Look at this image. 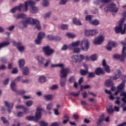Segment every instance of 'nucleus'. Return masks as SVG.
I'll use <instances>...</instances> for the list:
<instances>
[{
  "mask_svg": "<svg viewBox=\"0 0 126 126\" xmlns=\"http://www.w3.org/2000/svg\"><path fill=\"white\" fill-rule=\"evenodd\" d=\"M29 24L35 25V27L37 30H41V24L39 20L32 18H28L25 21H22L19 23V27L20 28H24V27H27V25Z\"/></svg>",
  "mask_w": 126,
  "mask_h": 126,
  "instance_id": "nucleus-1",
  "label": "nucleus"
},
{
  "mask_svg": "<svg viewBox=\"0 0 126 126\" xmlns=\"http://www.w3.org/2000/svg\"><path fill=\"white\" fill-rule=\"evenodd\" d=\"M68 73H70V70L67 68H63L60 70V86L61 87L65 86V82H66Z\"/></svg>",
  "mask_w": 126,
  "mask_h": 126,
  "instance_id": "nucleus-2",
  "label": "nucleus"
},
{
  "mask_svg": "<svg viewBox=\"0 0 126 126\" xmlns=\"http://www.w3.org/2000/svg\"><path fill=\"white\" fill-rule=\"evenodd\" d=\"M36 4L34 1H28L25 2V10L27 11L28 10V7L30 6V11L31 13H37L38 12V8L34 6Z\"/></svg>",
  "mask_w": 126,
  "mask_h": 126,
  "instance_id": "nucleus-3",
  "label": "nucleus"
},
{
  "mask_svg": "<svg viewBox=\"0 0 126 126\" xmlns=\"http://www.w3.org/2000/svg\"><path fill=\"white\" fill-rule=\"evenodd\" d=\"M35 59L36 61H37V63H38L39 65L42 66L43 65L44 67H48L49 66V64L51 63V60H46V63H45V61H46V59L45 58L40 56H37L35 57Z\"/></svg>",
  "mask_w": 126,
  "mask_h": 126,
  "instance_id": "nucleus-4",
  "label": "nucleus"
},
{
  "mask_svg": "<svg viewBox=\"0 0 126 126\" xmlns=\"http://www.w3.org/2000/svg\"><path fill=\"white\" fill-rule=\"evenodd\" d=\"M105 12H109V11H111L112 12H118L119 9L116 7V4L113 3H110L108 4L107 7H105L104 9Z\"/></svg>",
  "mask_w": 126,
  "mask_h": 126,
  "instance_id": "nucleus-5",
  "label": "nucleus"
},
{
  "mask_svg": "<svg viewBox=\"0 0 126 126\" xmlns=\"http://www.w3.org/2000/svg\"><path fill=\"white\" fill-rule=\"evenodd\" d=\"M43 52L45 57H51L55 53V50L52 49L50 46H47L42 48Z\"/></svg>",
  "mask_w": 126,
  "mask_h": 126,
  "instance_id": "nucleus-6",
  "label": "nucleus"
},
{
  "mask_svg": "<svg viewBox=\"0 0 126 126\" xmlns=\"http://www.w3.org/2000/svg\"><path fill=\"white\" fill-rule=\"evenodd\" d=\"M123 23L122 22L119 21V25L118 26L116 27L115 29V32L117 34H119V33H121V34H124L126 33V28L125 27L123 28Z\"/></svg>",
  "mask_w": 126,
  "mask_h": 126,
  "instance_id": "nucleus-7",
  "label": "nucleus"
},
{
  "mask_svg": "<svg viewBox=\"0 0 126 126\" xmlns=\"http://www.w3.org/2000/svg\"><path fill=\"white\" fill-rule=\"evenodd\" d=\"M71 59L73 63H79L84 60V56L82 55H73L71 56Z\"/></svg>",
  "mask_w": 126,
  "mask_h": 126,
  "instance_id": "nucleus-8",
  "label": "nucleus"
},
{
  "mask_svg": "<svg viewBox=\"0 0 126 126\" xmlns=\"http://www.w3.org/2000/svg\"><path fill=\"white\" fill-rule=\"evenodd\" d=\"M81 49L82 51L87 52L88 49H89V41L88 39H84L81 43Z\"/></svg>",
  "mask_w": 126,
  "mask_h": 126,
  "instance_id": "nucleus-9",
  "label": "nucleus"
},
{
  "mask_svg": "<svg viewBox=\"0 0 126 126\" xmlns=\"http://www.w3.org/2000/svg\"><path fill=\"white\" fill-rule=\"evenodd\" d=\"M105 40V36L103 35H99L94 39V45H101L103 43Z\"/></svg>",
  "mask_w": 126,
  "mask_h": 126,
  "instance_id": "nucleus-10",
  "label": "nucleus"
},
{
  "mask_svg": "<svg viewBox=\"0 0 126 126\" xmlns=\"http://www.w3.org/2000/svg\"><path fill=\"white\" fill-rule=\"evenodd\" d=\"M99 33V32L96 29H93L91 30H86L85 32V35L86 36H95Z\"/></svg>",
  "mask_w": 126,
  "mask_h": 126,
  "instance_id": "nucleus-11",
  "label": "nucleus"
},
{
  "mask_svg": "<svg viewBox=\"0 0 126 126\" xmlns=\"http://www.w3.org/2000/svg\"><path fill=\"white\" fill-rule=\"evenodd\" d=\"M122 79L123 80L122 83L117 86V90H119V91L120 92L125 89V87L126 86V76H123Z\"/></svg>",
  "mask_w": 126,
  "mask_h": 126,
  "instance_id": "nucleus-12",
  "label": "nucleus"
},
{
  "mask_svg": "<svg viewBox=\"0 0 126 126\" xmlns=\"http://www.w3.org/2000/svg\"><path fill=\"white\" fill-rule=\"evenodd\" d=\"M14 44L17 47L19 52H23L25 50V47L22 45V43L14 42Z\"/></svg>",
  "mask_w": 126,
  "mask_h": 126,
  "instance_id": "nucleus-13",
  "label": "nucleus"
},
{
  "mask_svg": "<svg viewBox=\"0 0 126 126\" xmlns=\"http://www.w3.org/2000/svg\"><path fill=\"white\" fill-rule=\"evenodd\" d=\"M121 70L119 69L116 70L115 72V76L111 77L110 79L111 80H117V79H119L121 77Z\"/></svg>",
  "mask_w": 126,
  "mask_h": 126,
  "instance_id": "nucleus-14",
  "label": "nucleus"
},
{
  "mask_svg": "<svg viewBox=\"0 0 126 126\" xmlns=\"http://www.w3.org/2000/svg\"><path fill=\"white\" fill-rule=\"evenodd\" d=\"M102 66H103L105 71L107 73H111V69L110 68V67L109 65L107 64V63H106V60H103L102 61Z\"/></svg>",
  "mask_w": 126,
  "mask_h": 126,
  "instance_id": "nucleus-15",
  "label": "nucleus"
},
{
  "mask_svg": "<svg viewBox=\"0 0 126 126\" xmlns=\"http://www.w3.org/2000/svg\"><path fill=\"white\" fill-rule=\"evenodd\" d=\"M4 104L5 107L7 108V111L9 114L11 113V110H12V108H13V103H10L8 102L7 101L4 102Z\"/></svg>",
  "mask_w": 126,
  "mask_h": 126,
  "instance_id": "nucleus-16",
  "label": "nucleus"
},
{
  "mask_svg": "<svg viewBox=\"0 0 126 126\" xmlns=\"http://www.w3.org/2000/svg\"><path fill=\"white\" fill-rule=\"evenodd\" d=\"M112 0H96L94 1V3L95 5H100L101 3H108Z\"/></svg>",
  "mask_w": 126,
  "mask_h": 126,
  "instance_id": "nucleus-17",
  "label": "nucleus"
},
{
  "mask_svg": "<svg viewBox=\"0 0 126 126\" xmlns=\"http://www.w3.org/2000/svg\"><path fill=\"white\" fill-rule=\"evenodd\" d=\"M22 7H23V4H21L18 6H16L11 9L10 12L11 13H14L16 12V10H19V11H21V9H22Z\"/></svg>",
  "mask_w": 126,
  "mask_h": 126,
  "instance_id": "nucleus-18",
  "label": "nucleus"
},
{
  "mask_svg": "<svg viewBox=\"0 0 126 126\" xmlns=\"http://www.w3.org/2000/svg\"><path fill=\"white\" fill-rule=\"evenodd\" d=\"M36 110L37 111L35 113V116L36 118L40 120V119H41V115L42 114L41 112L43 111V109L42 108V107H41V106H38L37 107Z\"/></svg>",
  "mask_w": 126,
  "mask_h": 126,
  "instance_id": "nucleus-19",
  "label": "nucleus"
},
{
  "mask_svg": "<svg viewBox=\"0 0 126 126\" xmlns=\"http://www.w3.org/2000/svg\"><path fill=\"white\" fill-rule=\"evenodd\" d=\"M22 70V72L23 75H29V73L30 72L29 71V68L27 66L23 67L22 68H20Z\"/></svg>",
  "mask_w": 126,
  "mask_h": 126,
  "instance_id": "nucleus-20",
  "label": "nucleus"
},
{
  "mask_svg": "<svg viewBox=\"0 0 126 126\" xmlns=\"http://www.w3.org/2000/svg\"><path fill=\"white\" fill-rule=\"evenodd\" d=\"M95 73L96 74V75H101V74H105V72L104 71V70H103V68L101 67L97 68L95 70Z\"/></svg>",
  "mask_w": 126,
  "mask_h": 126,
  "instance_id": "nucleus-21",
  "label": "nucleus"
},
{
  "mask_svg": "<svg viewBox=\"0 0 126 126\" xmlns=\"http://www.w3.org/2000/svg\"><path fill=\"white\" fill-rule=\"evenodd\" d=\"M104 117L105 116L104 115V114H102L99 116V119L97 122V126H102V123H103V121L105 120Z\"/></svg>",
  "mask_w": 126,
  "mask_h": 126,
  "instance_id": "nucleus-22",
  "label": "nucleus"
},
{
  "mask_svg": "<svg viewBox=\"0 0 126 126\" xmlns=\"http://www.w3.org/2000/svg\"><path fill=\"white\" fill-rule=\"evenodd\" d=\"M79 44H80V42H79V41H76L75 42H73L69 46V48H70V49H74L75 47H77L78 46H79Z\"/></svg>",
  "mask_w": 126,
  "mask_h": 126,
  "instance_id": "nucleus-23",
  "label": "nucleus"
},
{
  "mask_svg": "<svg viewBox=\"0 0 126 126\" xmlns=\"http://www.w3.org/2000/svg\"><path fill=\"white\" fill-rule=\"evenodd\" d=\"M120 96H123L124 97L122 98V101L124 103V104H126V92L125 91H123L121 92Z\"/></svg>",
  "mask_w": 126,
  "mask_h": 126,
  "instance_id": "nucleus-24",
  "label": "nucleus"
},
{
  "mask_svg": "<svg viewBox=\"0 0 126 126\" xmlns=\"http://www.w3.org/2000/svg\"><path fill=\"white\" fill-rule=\"evenodd\" d=\"M26 119L27 120V121H34V122H38V120H40L36 116L35 117H34V116L27 117Z\"/></svg>",
  "mask_w": 126,
  "mask_h": 126,
  "instance_id": "nucleus-25",
  "label": "nucleus"
},
{
  "mask_svg": "<svg viewBox=\"0 0 126 126\" xmlns=\"http://www.w3.org/2000/svg\"><path fill=\"white\" fill-rule=\"evenodd\" d=\"M10 87L12 91L14 92H17V90H16V84L14 81H12L10 85Z\"/></svg>",
  "mask_w": 126,
  "mask_h": 126,
  "instance_id": "nucleus-26",
  "label": "nucleus"
},
{
  "mask_svg": "<svg viewBox=\"0 0 126 126\" xmlns=\"http://www.w3.org/2000/svg\"><path fill=\"white\" fill-rule=\"evenodd\" d=\"M44 98L45 100L48 101H52L54 99V95L53 94H48L44 96Z\"/></svg>",
  "mask_w": 126,
  "mask_h": 126,
  "instance_id": "nucleus-27",
  "label": "nucleus"
},
{
  "mask_svg": "<svg viewBox=\"0 0 126 126\" xmlns=\"http://www.w3.org/2000/svg\"><path fill=\"white\" fill-rule=\"evenodd\" d=\"M105 85L107 86V87H110L111 86H113L114 85V83L111 80H107L105 82Z\"/></svg>",
  "mask_w": 126,
  "mask_h": 126,
  "instance_id": "nucleus-28",
  "label": "nucleus"
},
{
  "mask_svg": "<svg viewBox=\"0 0 126 126\" xmlns=\"http://www.w3.org/2000/svg\"><path fill=\"white\" fill-rule=\"evenodd\" d=\"M90 24H92V25L97 26V25H99V24H100V22H99L98 20H93L92 21H90Z\"/></svg>",
  "mask_w": 126,
  "mask_h": 126,
  "instance_id": "nucleus-29",
  "label": "nucleus"
},
{
  "mask_svg": "<svg viewBox=\"0 0 126 126\" xmlns=\"http://www.w3.org/2000/svg\"><path fill=\"white\" fill-rule=\"evenodd\" d=\"M25 64V60L24 59H21L19 60V65L20 66V68H22L24 65Z\"/></svg>",
  "mask_w": 126,
  "mask_h": 126,
  "instance_id": "nucleus-30",
  "label": "nucleus"
},
{
  "mask_svg": "<svg viewBox=\"0 0 126 126\" xmlns=\"http://www.w3.org/2000/svg\"><path fill=\"white\" fill-rule=\"evenodd\" d=\"M10 42H4L0 43V50L2 48H4V47H7V46L9 45Z\"/></svg>",
  "mask_w": 126,
  "mask_h": 126,
  "instance_id": "nucleus-31",
  "label": "nucleus"
},
{
  "mask_svg": "<svg viewBox=\"0 0 126 126\" xmlns=\"http://www.w3.org/2000/svg\"><path fill=\"white\" fill-rule=\"evenodd\" d=\"M39 81L40 83H45L47 81V79L45 76H41L39 78Z\"/></svg>",
  "mask_w": 126,
  "mask_h": 126,
  "instance_id": "nucleus-32",
  "label": "nucleus"
},
{
  "mask_svg": "<svg viewBox=\"0 0 126 126\" xmlns=\"http://www.w3.org/2000/svg\"><path fill=\"white\" fill-rule=\"evenodd\" d=\"M52 108H53V103L50 102L48 103L47 105H46V110L48 112H50V111L52 110Z\"/></svg>",
  "mask_w": 126,
  "mask_h": 126,
  "instance_id": "nucleus-33",
  "label": "nucleus"
},
{
  "mask_svg": "<svg viewBox=\"0 0 126 126\" xmlns=\"http://www.w3.org/2000/svg\"><path fill=\"white\" fill-rule=\"evenodd\" d=\"M45 36H46V34H45V33L43 32H40L38 33L37 38H39V39L42 40L43 38L45 37Z\"/></svg>",
  "mask_w": 126,
  "mask_h": 126,
  "instance_id": "nucleus-34",
  "label": "nucleus"
},
{
  "mask_svg": "<svg viewBox=\"0 0 126 126\" xmlns=\"http://www.w3.org/2000/svg\"><path fill=\"white\" fill-rule=\"evenodd\" d=\"M73 22L76 25H82V24L81 23V22L77 18H74L73 19Z\"/></svg>",
  "mask_w": 126,
  "mask_h": 126,
  "instance_id": "nucleus-35",
  "label": "nucleus"
},
{
  "mask_svg": "<svg viewBox=\"0 0 126 126\" xmlns=\"http://www.w3.org/2000/svg\"><path fill=\"white\" fill-rule=\"evenodd\" d=\"M123 18L119 21L121 22L124 23L125 20L126 19V11H125L122 13Z\"/></svg>",
  "mask_w": 126,
  "mask_h": 126,
  "instance_id": "nucleus-36",
  "label": "nucleus"
},
{
  "mask_svg": "<svg viewBox=\"0 0 126 126\" xmlns=\"http://www.w3.org/2000/svg\"><path fill=\"white\" fill-rule=\"evenodd\" d=\"M108 45L113 48V47H116L117 43L114 41H109L108 43Z\"/></svg>",
  "mask_w": 126,
  "mask_h": 126,
  "instance_id": "nucleus-37",
  "label": "nucleus"
},
{
  "mask_svg": "<svg viewBox=\"0 0 126 126\" xmlns=\"http://www.w3.org/2000/svg\"><path fill=\"white\" fill-rule=\"evenodd\" d=\"M67 0H61L59 3L60 5H65V4H66V2H67Z\"/></svg>",
  "mask_w": 126,
  "mask_h": 126,
  "instance_id": "nucleus-38",
  "label": "nucleus"
},
{
  "mask_svg": "<svg viewBox=\"0 0 126 126\" xmlns=\"http://www.w3.org/2000/svg\"><path fill=\"white\" fill-rule=\"evenodd\" d=\"M58 88H59V86L57 85H53L49 88V89L50 90H57Z\"/></svg>",
  "mask_w": 126,
  "mask_h": 126,
  "instance_id": "nucleus-39",
  "label": "nucleus"
},
{
  "mask_svg": "<svg viewBox=\"0 0 126 126\" xmlns=\"http://www.w3.org/2000/svg\"><path fill=\"white\" fill-rule=\"evenodd\" d=\"M107 112L108 114H113V113H114L113 107H112V106H110L109 108L107 109Z\"/></svg>",
  "mask_w": 126,
  "mask_h": 126,
  "instance_id": "nucleus-40",
  "label": "nucleus"
},
{
  "mask_svg": "<svg viewBox=\"0 0 126 126\" xmlns=\"http://www.w3.org/2000/svg\"><path fill=\"white\" fill-rule=\"evenodd\" d=\"M42 5L43 6H49L50 3L48 1V0H42Z\"/></svg>",
  "mask_w": 126,
  "mask_h": 126,
  "instance_id": "nucleus-41",
  "label": "nucleus"
},
{
  "mask_svg": "<svg viewBox=\"0 0 126 126\" xmlns=\"http://www.w3.org/2000/svg\"><path fill=\"white\" fill-rule=\"evenodd\" d=\"M91 60L93 62L97 61V55L96 54L93 55L91 56Z\"/></svg>",
  "mask_w": 126,
  "mask_h": 126,
  "instance_id": "nucleus-42",
  "label": "nucleus"
},
{
  "mask_svg": "<svg viewBox=\"0 0 126 126\" xmlns=\"http://www.w3.org/2000/svg\"><path fill=\"white\" fill-rule=\"evenodd\" d=\"M41 42H42V39H40L38 37H37V38L35 40V43L36 45H41Z\"/></svg>",
  "mask_w": 126,
  "mask_h": 126,
  "instance_id": "nucleus-43",
  "label": "nucleus"
},
{
  "mask_svg": "<svg viewBox=\"0 0 126 126\" xmlns=\"http://www.w3.org/2000/svg\"><path fill=\"white\" fill-rule=\"evenodd\" d=\"M80 73L81 75H86L88 73V70H83L82 69L80 71Z\"/></svg>",
  "mask_w": 126,
  "mask_h": 126,
  "instance_id": "nucleus-44",
  "label": "nucleus"
},
{
  "mask_svg": "<svg viewBox=\"0 0 126 126\" xmlns=\"http://www.w3.org/2000/svg\"><path fill=\"white\" fill-rule=\"evenodd\" d=\"M25 16L26 15L24 14H18L17 17H16V18L17 19H20V18H24Z\"/></svg>",
  "mask_w": 126,
  "mask_h": 126,
  "instance_id": "nucleus-45",
  "label": "nucleus"
},
{
  "mask_svg": "<svg viewBox=\"0 0 126 126\" xmlns=\"http://www.w3.org/2000/svg\"><path fill=\"white\" fill-rule=\"evenodd\" d=\"M1 120L2 122H3V124H6V125L9 124V122H8V121H7L5 118L1 117Z\"/></svg>",
  "mask_w": 126,
  "mask_h": 126,
  "instance_id": "nucleus-46",
  "label": "nucleus"
},
{
  "mask_svg": "<svg viewBox=\"0 0 126 126\" xmlns=\"http://www.w3.org/2000/svg\"><path fill=\"white\" fill-rule=\"evenodd\" d=\"M61 28L63 30H67L68 29V25L63 24L61 25Z\"/></svg>",
  "mask_w": 126,
  "mask_h": 126,
  "instance_id": "nucleus-47",
  "label": "nucleus"
},
{
  "mask_svg": "<svg viewBox=\"0 0 126 126\" xmlns=\"http://www.w3.org/2000/svg\"><path fill=\"white\" fill-rule=\"evenodd\" d=\"M26 106H28V107H31L32 105H33V101L32 100H29L26 102Z\"/></svg>",
  "mask_w": 126,
  "mask_h": 126,
  "instance_id": "nucleus-48",
  "label": "nucleus"
},
{
  "mask_svg": "<svg viewBox=\"0 0 126 126\" xmlns=\"http://www.w3.org/2000/svg\"><path fill=\"white\" fill-rule=\"evenodd\" d=\"M88 77L89 78H92L95 77V73L94 72H89Z\"/></svg>",
  "mask_w": 126,
  "mask_h": 126,
  "instance_id": "nucleus-49",
  "label": "nucleus"
},
{
  "mask_svg": "<svg viewBox=\"0 0 126 126\" xmlns=\"http://www.w3.org/2000/svg\"><path fill=\"white\" fill-rule=\"evenodd\" d=\"M48 39L50 40V41H54L55 39V36L53 35H49L47 36Z\"/></svg>",
  "mask_w": 126,
  "mask_h": 126,
  "instance_id": "nucleus-50",
  "label": "nucleus"
},
{
  "mask_svg": "<svg viewBox=\"0 0 126 126\" xmlns=\"http://www.w3.org/2000/svg\"><path fill=\"white\" fill-rule=\"evenodd\" d=\"M75 80V79L74 78V76H71L68 79V81L69 82H70V83H72V82H74Z\"/></svg>",
  "mask_w": 126,
  "mask_h": 126,
  "instance_id": "nucleus-51",
  "label": "nucleus"
},
{
  "mask_svg": "<svg viewBox=\"0 0 126 126\" xmlns=\"http://www.w3.org/2000/svg\"><path fill=\"white\" fill-rule=\"evenodd\" d=\"M79 94H80V91H79L77 93H71L70 95H72V96H74L75 97H77L79 95Z\"/></svg>",
  "mask_w": 126,
  "mask_h": 126,
  "instance_id": "nucleus-52",
  "label": "nucleus"
},
{
  "mask_svg": "<svg viewBox=\"0 0 126 126\" xmlns=\"http://www.w3.org/2000/svg\"><path fill=\"white\" fill-rule=\"evenodd\" d=\"M90 88V86L87 85L85 86H81V90H83V89H88Z\"/></svg>",
  "mask_w": 126,
  "mask_h": 126,
  "instance_id": "nucleus-53",
  "label": "nucleus"
},
{
  "mask_svg": "<svg viewBox=\"0 0 126 126\" xmlns=\"http://www.w3.org/2000/svg\"><path fill=\"white\" fill-rule=\"evenodd\" d=\"M93 18V16L92 15H87L86 16V20L88 21H90Z\"/></svg>",
  "mask_w": 126,
  "mask_h": 126,
  "instance_id": "nucleus-54",
  "label": "nucleus"
},
{
  "mask_svg": "<svg viewBox=\"0 0 126 126\" xmlns=\"http://www.w3.org/2000/svg\"><path fill=\"white\" fill-rule=\"evenodd\" d=\"M66 36L69 37V38H74L75 37V35L71 33H67Z\"/></svg>",
  "mask_w": 126,
  "mask_h": 126,
  "instance_id": "nucleus-55",
  "label": "nucleus"
},
{
  "mask_svg": "<svg viewBox=\"0 0 126 126\" xmlns=\"http://www.w3.org/2000/svg\"><path fill=\"white\" fill-rule=\"evenodd\" d=\"M72 50H73L74 53H80V48H75L74 49H72Z\"/></svg>",
  "mask_w": 126,
  "mask_h": 126,
  "instance_id": "nucleus-56",
  "label": "nucleus"
},
{
  "mask_svg": "<svg viewBox=\"0 0 126 126\" xmlns=\"http://www.w3.org/2000/svg\"><path fill=\"white\" fill-rule=\"evenodd\" d=\"M39 125L40 126H48V123H47L44 121H41L39 123Z\"/></svg>",
  "mask_w": 126,
  "mask_h": 126,
  "instance_id": "nucleus-57",
  "label": "nucleus"
},
{
  "mask_svg": "<svg viewBox=\"0 0 126 126\" xmlns=\"http://www.w3.org/2000/svg\"><path fill=\"white\" fill-rule=\"evenodd\" d=\"M24 115V113L22 112H19L18 113L17 115V117H18V118H21V117H23V115Z\"/></svg>",
  "mask_w": 126,
  "mask_h": 126,
  "instance_id": "nucleus-58",
  "label": "nucleus"
},
{
  "mask_svg": "<svg viewBox=\"0 0 126 126\" xmlns=\"http://www.w3.org/2000/svg\"><path fill=\"white\" fill-rule=\"evenodd\" d=\"M51 14H52V12H48L45 15V16H44L45 18H48L50 17V16H51Z\"/></svg>",
  "mask_w": 126,
  "mask_h": 126,
  "instance_id": "nucleus-59",
  "label": "nucleus"
},
{
  "mask_svg": "<svg viewBox=\"0 0 126 126\" xmlns=\"http://www.w3.org/2000/svg\"><path fill=\"white\" fill-rule=\"evenodd\" d=\"M0 61L1 63H6L7 62V60L4 57L0 58Z\"/></svg>",
  "mask_w": 126,
  "mask_h": 126,
  "instance_id": "nucleus-60",
  "label": "nucleus"
},
{
  "mask_svg": "<svg viewBox=\"0 0 126 126\" xmlns=\"http://www.w3.org/2000/svg\"><path fill=\"white\" fill-rule=\"evenodd\" d=\"M9 31H12L14 29V26H11L6 28Z\"/></svg>",
  "mask_w": 126,
  "mask_h": 126,
  "instance_id": "nucleus-61",
  "label": "nucleus"
},
{
  "mask_svg": "<svg viewBox=\"0 0 126 126\" xmlns=\"http://www.w3.org/2000/svg\"><path fill=\"white\" fill-rule=\"evenodd\" d=\"M17 72H18V69H17V68H14L13 70L12 71V73L13 74H15L16 73H17Z\"/></svg>",
  "mask_w": 126,
  "mask_h": 126,
  "instance_id": "nucleus-62",
  "label": "nucleus"
},
{
  "mask_svg": "<svg viewBox=\"0 0 126 126\" xmlns=\"http://www.w3.org/2000/svg\"><path fill=\"white\" fill-rule=\"evenodd\" d=\"M81 104L82 106H87V102H86V101L85 100H81Z\"/></svg>",
  "mask_w": 126,
  "mask_h": 126,
  "instance_id": "nucleus-63",
  "label": "nucleus"
},
{
  "mask_svg": "<svg viewBox=\"0 0 126 126\" xmlns=\"http://www.w3.org/2000/svg\"><path fill=\"white\" fill-rule=\"evenodd\" d=\"M87 92H85L82 94V96H83V98H84V99H85L87 97Z\"/></svg>",
  "mask_w": 126,
  "mask_h": 126,
  "instance_id": "nucleus-64",
  "label": "nucleus"
}]
</instances>
